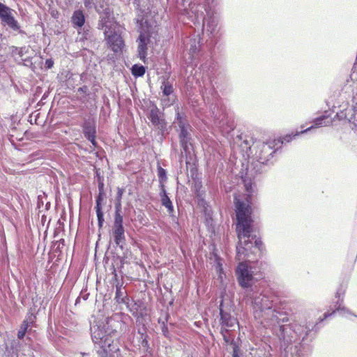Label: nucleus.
Wrapping results in <instances>:
<instances>
[{"instance_id": "obj_1", "label": "nucleus", "mask_w": 357, "mask_h": 357, "mask_svg": "<svg viewBox=\"0 0 357 357\" xmlns=\"http://www.w3.org/2000/svg\"><path fill=\"white\" fill-rule=\"evenodd\" d=\"M245 259L238 263L234 272L244 296L252 304L255 318L261 319L264 326L271 328L280 340L285 343L299 341L294 348L296 357L308 354L312 350L311 343L319 330L318 324L310 321L285 324L289 321V314L282 303H278L275 295L261 291V273L252 266V262L255 261Z\"/></svg>"}, {"instance_id": "obj_2", "label": "nucleus", "mask_w": 357, "mask_h": 357, "mask_svg": "<svg viewBox=\"0 0 357 357\" xmlns=\"http://www.w3.org/2000/svg\"><path fill=\"white\" fill-rule=\"evenodd\" d=\"M234 212L236 221L238 243L236 246V258L241 261H257L264 248L260 237L253 234L254 219L251 199L234 194Z\"/></svg>"}, {"instance_id": "obj_3", "label": "nucleus", "mask_w": 357, "mask_h": 357, "mask_svg": "<svg viewBox=\"0 0 357 357\" xmlns=\"http://www.w3.org/2000/svg\"><path fill=\"white\" fill-rule=\"evenodd\" d=\"M183 44V59L186 66L199 67L208 77L211 85L210 88H215L217 84L215 74L218 68V63L205 55L199 34L193 33L185 37Z\"/></svg>"}, {"instance_id": "obj_4", "label": "nucleus", "mask_w": 357, "mask_h": 357, "mask_svg": "<svg viewBox=\"0 0 357 357\" xmlns=\"http://www.w3.org/2000/svg\"><path fill=\"white\" fill-rule=\"evenodd\" d=\"M121 325L119 316L115 314L91 326V339L100 357H114L119 351L114 340L117 337V331Z\"/></svg>"}, {"instance_id": "obj_5", "label": "nucleus", "mask_w": 357, "mask_h": 357, "mask_svg": "<svg viewBox=\"0 0 357 357\" xmlns=\"http://www.w3.org/2000/svg\"><path fill=\"white\" fill-rule=\"evenodd\" d=\"M239 140L243 142L249 149L248 155H252V170L256 174H262L266 172L273 164L271 160L273 154L278 151V149H274V142H264L260 141H254L252 137L247 136L243 133L236 136Z\"/></svg>"}, {"instance_id": "obj_6", "label": "nucleus", "mask_w": 357, "mask_h": 357, "mask_svg": "<svg viewBox=\"0 0 357 357\" xmlns=\"http://www.w3.org/2000/svg\"><path fill=\"white\" fill-rule=\"evenodd\" d=\"M203 99L209 107L214 123L224 136H228L235 128L234 121L229 117L226 107L215 88L206 89Z\"/></svg>"}, {"instance_id": "obj_7", "label": "nucleus", "mask_w": 357, "mask_h": 357, "mask_svg": "<svg viewBox=\"0 0 357 357\" xmlns=\"http://www.w3.org/2000/svg\"><path fill=\"white\" fill-rule=\"evenodd\" d=\"M139 34L136 40L137 43V57L144 64L148 63V50L156 43L158 33L151 23L145 20L139 27Z\"/></svg>"}, {"instance_id": "obj_8", "label": "nucleus", "mask_w": 357, "mask_h": 357, "mask_svg": "<svg viewBox=\"0 0 357 357\" xmlns=\"http://www.w3.org/2000/svg\"><path fill=\"white\" fill-rule=\"evenodd\" d=\"M213 1V0H205L206 4L204 9L206 15L202 20L203 29L208 36L211 48L215 46L220 38L218 13L215 12L210 6Z\"/></svg>"}, {"instance_id": "obj_9", "label": "nucleus", "mask_w": 357, "mask_h": 357, "mask_svg": "<svg viewBox=\"0 0 357 357\" xmlns=\"http://www.w3.org/2000/svg\"><path fill=\"white\" fill-rule=\"evenodd\" d=\"M345 93H351L349 98H351V105L347 101L339 105V110L336 112L334 119L339 121L345 120L349 123L350 128L353 130H357V101L354 95V90L351 86H345Z\"/></svg>"}, {"instance_id": "obj_10", "label": "nucleus", "mask_w": 357, "mask_h": 357, "mask_svg": "<svg viewBox=\"0 0 357 357\" xmlns=\"http://www.w3.org/2000/svg\"><path fill=\"white\" fill-rule=\"evenodd\" d=\"M13 13H15L14 10L0 1L1 24L22 36H26V31L22 29Z\"/></svg>"}, {"instance_id": "obj_11", "label": "nucleus", "mask_w": 357, "mask_h": 357, "mask_svg": "<svg viewBox=\"0 0 357 357\" xmlns=\"http://www.w3.org/2000/svg\"><path fill=\"white\" fill-rule=\"evenodd\" d=\"M346 289L347 287L343 285L342 284L339 286L335 293V298H337V301L335 303V309L333 310L331 312L327 311L324 312L323 317H319L316 323L312 322L313 324H318V327L320 329V324L323 322L324 320L327 319L328 317L334 315L336 312H339L343 317L345 316V314H347L357 317V314L352 312L349 308L342 305L344 302V296L346 292Z\"/></svg>"}, {"instance_id": "obj_12", "label": "nucleus", "mask_w": 357, "mask_h": 357, "mask_svg": "<svg viewBox=\"0 0 357 357\" xmlns=\"http://www.w3.org/2000/svg\"><path fill=\"white\" fill-rule=\"evenodd\" d=\"M226 291L224 289L220 292V301L218 306L219 324L221 328H232L238 324L237 319L231 314V308L228 304L225 303Z\"/></svg>"}, {"instance_id": "obj_13", "label": "nucleus", "mask_w": 357, "mask_h": 357, "mask_svg": "<svg viewBox=\"0 0 357 357\" xmlns=\"http://www.w3.org/2000/svg\"><path fill=\"white\" fill-rule=\"evenodd\" d=\"M190 174L192 179L191 190L195 195L197 204L204 207L207 204L205 199L206 191L203 189L202 178L196 166L190 167Z\"/></svg>"}, {"instance_id": "obj_14", "label": "nucleus", "mask_w": 357, "mask_h": 357, "mask_svg": "<svg viewBox=\"0 0 357 357\" xmlns=\"http://www.w3.org/2000/svg\"><path fill=\"white\" fill-rule=\"evenodd\" d=\"M112 236L115 244L121 250L126 244L123 211H114Z\"/></svg>"}, {"instance_id": "obj_15", "label": "nucleus", "mask_w": 357, "mask_h": 357, "mask_svg": "<svg viewBox=\"0 0 357 357\" xmlns=\"http://www.w3.org/2000/svg\"><path fill=\"white\" fill-rule=\"evenodd\" d=\"M147 118L152 125L157 128L158 135H160V139L162 140L165 135L168 134L167 122L164 117V113L156 105H154L147 114Z\"/></svg>"}, {"instance_id": "obj_16", "label": "nucleus", "mask_w": 357, "mask_h": 357, "mask_svg": "<svg viewBox=\"0 0 357 357\" xmlns=\"http://www.w3.org/2000/svg\"><path fill=\"white\" fill-rule=\"evenodd\" d=\"M103 33L108 48L114 53H121L125 47V41L121 34L114 30L109 33L105 31Z\"/></svg>"}, {"instance_id": "obj_17", "label": "nucleus", "mask_w": 357, "mask_h": 357, "mask_svg": "<svg viewBox=\"0 0 357 357\" xmlns=\"http://www.w3.org/2000/svg\"><path fill=\"white\" fill-rule=\"evenodd\" d=\"M106 192L105 191H98L95 197V207L98 229H102L105 223V213L103 211V206L105 203Z\"/></svg>"}, {"instance_id": "obj_18", "label": "nucleus", "mask_w": 357, "mask_h": 357, "mask_svg": "<svg viewBox=\"0 0 357 357\" xmlns=\"http://www.w3.org/2000/svg\"><path fill=\"white\" fill-rule=\"evenodd\" d=\"M114 278L116 282L114 300L116 301V303L119 304H124L126 305L128 308H130V302L135 303V301L133 299L130 298V296L128 295L126 290L123 289V282H120L117 279L116 273L114 274Z\"/></svg>"}, {"instance_id": "obj_19", "label": "nucleus", "mask_w": 357, "mask_h": 357, "mask_svg": "<svg viewBox=\"0 0 357 357\" xmlns=\"http://www.w3.org/2000/svg\"><path fill=\"white\" fill-rule=\"evenodd\" d=\"M81 128L82 134L86 139L97 137V123L95 118L84 119Z\"/></svg>"}, {"instance_id": "obj_20", "label": "nucleus", "mask_w": 357, "mask_h": 357, "mask_svg": "<svg viewBox=\"0 0 357 357\" xmlns=\"http://www.w3.org/2000/svg\"><path fill=\"white\" fill-rule=\"evenodd\" d=\"M137 334L139 335L138 342L139 345L142 347L144 351L146 354H151L152 349L149 344L150 337L147 333V327L146 324L142 323V327L138 328Z\"/></svg>"}, {"instance_id": "obj_21", "label": "nucleus", "mask_w": 357, "mask_h": 357, "mask_svg": "<svg viewBox=\"0 0 357 357\" xmlns=\"http://www.w3.org/2000/svg\"><path fill=\"white\" fill-rule=\"evenodd\" d=\"M86 20V15L84 10L77 9L73 11L70 18V22L73 28L77 30L83 28V26L85 25Z\"/></svg>"}, {"instance_id": "obj_22", "label": "nucleus", "mask_w": 357, "mask_h": 357, "mask_svg": "<svg viewBox=\"0 0 357 357\" xmlns=\"http://www.w3.org/2000/svg\"><path fill=\"white\" fill-rule=\"evenodd\" d=\"M160 189L159 196L162 206L165 207L169 215L174 218V207L169 195L166 190V188H161Z\"/></svg>"}, {"instance_id": "obj_23", "label": "nucleus", "mask_w": 357, "mask_h": 357, "mask_svg": "<svg viewBox=\"0 0 357 357\" xmlns=\"http://www.w3.org/2000/svg\"><path fill=\"white\" fill-rule=\"evenodd\" d=\"M160 89L162 93V96L166 98L162 99V102L166 106H170L174 103V100L170 102L169 96L174 93L173 84L167 80H164L162 82Z\"/></svg>"}, {"instance_id": "obj_24", "label": "nucleus", "mask_w": 357, "mask_h": 357, "mask_svg": "<svg viewBox=\"0 0 357 357\" xmlns=\"http://www.w3.org/2000/svg\"><path fill=\"white\" fill-rule=\"evenodd\" d=\"M192 128L179 130V143L181 147L184 151H187L189 149V144H190V141L192 140V136L190 134V131H192Z\"/></svg>"}, {"instance_id": "obj_25", "label": "nucleus", "mask_w": 357, "mask_h": 357, "mask_svg": "<svg viewBox=\"0 0 357 357\" xmlns=\"http://www.w3.org/2000/svg\"><path fill=\"white\" fill-rule=\"evenodd\" d=\"M332 124V120H328V116L326 114L321 115L315 118L312 121V125L309 128L302 130L301 132H305L310 131L312 129L320 128L322 126H328Z\"/></svg>"}, {"instance_id": "obj_26", "label": "nucleus", "mask_w": 357, "mask_h": 357, "mask_svg": "<svg viewBox=\"0 0 357 357\" xmlns=\"http://www.w3.org/2000/svg\"><path fill=\"white\" fill-rule=\"evenodd\" d=\"M242 181L244 184L245 190L247 193L245 199H250L252 200V197L255 192V188L256 187L254 181L249 177L248 172L245 175L241 176Z\"/></svg>"}, {"instance_id": "obj_27", "label": "nucleus", "mask_w": 357, "mask_h": 357, "mask_svg": "<svg viewBox=\"0 0 357 357\" xmlns=\"http://www.w3.org/2000/svg\"><path fill=\"white\" fill-rule=\"evenodd\" d=\"M175 122L177 124L179 130L187 128H192L189 123L187 115L184 112H181L178 108L176 110Z\"/></svg>"}, {"instance_id": "obj_28", "label": "nucleus", "mask_w": 357, "mask_h": 357, "mask_svg": "<svg viewBox=\"0 0 357 357\" xmlns=\"http://www.w3.org/2000/svg\"><path fill=\"white\" fill-rule=\"evenodd\" d=\"M147 67L141 63H135L130 68V72L132 75L135 77H142L146 71Z\"/></svg>"}, {"instance_id": "obj_29", "label": "nucleus", "mask_w": 357, "mask_h": 357, "mask_svg": "<svg viewBox=\"0 0 357 357\" xmlns=\"http://www.w3.org/2000/svg\"><path fill=\"white\" fill-rule=\"evenodd\" d=\"M157 175L159 182V188H165V182L167 180V172L162 168L159 164L157 166Z\"/></svg>"}, {"instance_id": "obj_30", "label": "nucleus", "mask_w": 357, "mask_h": 357, "mask_svg": "<svg viewBox=\"0 0 357 357\" xmlns=\"http://www.w3.org/2000/svg\"><path fill=\"white\" fill-rule=\"evenodd\" d=\"M14 59L18 66L27 67L30 68L32 71L35 72L36 67L35 66V63L33 62L32 56H27L24 59L22 58L20 59L15 58Z\"/></svg>"}, {"instance_id": "obj_31", "label": "nucleus", "mask_w": 357, "mask_h": 357, "mask_svg": "<svg viewBox=\"0 0 357 357\" xmlns=\"http://www.w3.org/2000/svg\"><path fill=\"white\" fill-rule=\"evenodd\" d=\"M132 308L135 310V311H132V309H130V312H131L132 314L136 318L137 322L140 323L139 319H144L147 316V314L142 310L139 311V305L136 302L134 303Z\"/></svg>"}, {"instance_id": "obj_32", "label": "nucleus", "mask_w": 357, "mask_h": 357, "mask_svg": "<svg viewBox=\"0 0 357 357\" xmlns=\"http://www.w3.org/2000/svg\"><path fill=\"white\" fill-rule=\"evenodd\" d=\"M110 23H111L110 20H107L105 18L99 17L97 28L99 30H103L104 32L107 31V33H109L113 31L112 29Z\"/></svg>"}, {"instance_id": "obj_33", "label": "nucleus", "mask_w": 357, "mask_h": 357, "mask_svg": "<svg viewBox=\"0 0 357 357\" xmlns=\"http://www.w3.org/2000/svg\"><path fill=\"white\" fill-rule=\"evenodd\" d=\"M213 255L215 259V268L217 274H225L223 268V265L222 263V258L215 252H213Z\"/></svg>"}, {"instance_id": "obj_34", "label": "nucleus", "mask_w": 357, "mask_h": 357, "mask_svg": "<svg viewBox=\"0 0 357 357\" xmlns=\"http://www.w3.org/2000/svg\"><path fill=\"white\" fill-rule=\"evenodd\" d=\"M79 34L82 35V37L80 38L81 40H89L91 39V27L89 25H84L83 28L79 29V30H77Z\"/></svg>"}, {"instance_id": "obj_35", "label": "nucleus", "mask_w": 357, "mask_h": 357, "mask_svg": "<svg viewBox=\"0 0 357 357\" xmlns=\"http://www.w3.org/2000/svg\"><path fill=\"white\" fill-rule=\"evenodd\" d=\"M303 133L304 132H301V131H296V132H291V133L287 134L281 138V140L280 141V142L282 144L289 143L292 140L296 139V137H298L300 135L303 134Z\"/></svg>"}, {"instance_id": "obj_36", "label": "nucleus", "mask_w": 357, "mask_h": 357, "mask_svg": "<svg viewBox=\"0 0 357 357\" xmlns=\"http://www.w3.org/2000/svg\"><path fill=\"white\" fill-rule=\"evenodd\" d=\"M229 330L227 328H221L220 333L222 335L223 340L225 343L230 344L233 347V344H238L235 340L233 336L229 335L227 333H229Z\"/></svg>"}, {"instance_id": "obj_37", "label": "nucleus", "mask_w": 357, "mask_h": 357, "mask_svg": "<svg viewBox=\"0 0 357 357\" xmlns=\"http://www.w3.org/2000/svg\"><path fill=\"white\" fill-rule=\"evenodd\" d=\"M113 14V10L109 6H107L105 9H103L101 13H98L99 17L105 18L107 20H110L112 19V15Z\"/></svg>"}, {"instance_id": "obj_38", "label": "nucleus", "mask_w": 357, "mask_h": 357, "mask_svg": "<svg viewBox=\"0 0 357 357\" xmlns=\"http://www.w3.org/2000/svg\"><path fill=\"white\" fill-rule=\"evenodd\" d=\"M30 326L26 322H22L20 325V328L17 331V338L20 340H22L26 333L28 331V329Z\"/></svg>"}, {"instance_id": "obj_39", "label": "nucleus", "mask_w": 357, "mask_h": 357, "mask_svg": "<svg viewBox=\"0 0 357 357\" xmlns=\"http://www.w3.org/2000/svg\"><path fill=\"white\" fill-rule=\"evenodd\" d=\"M169 317V314L166 315L165 319L164 321H162V326H161V331H162V335L167 338L170 337V333L169 331V328H168V326L167 324Z\"/></svg>"}, {"instance_id": "obj_40", "label": "nucleus", "mask_w": 357, "mask_h": 357, "mask_svg": "<svg viewBox=\"0 0 357 357\" xmlns=\"http://www.w3.org/2000/svg\"><path fill=\"white\" fill-rule=\"evenodd\" d=\"M36 319V315L31 311H29V312L26 314L25 319L22 322H26L29 326H33Z\"/></svg>"}, {"instance_id": "obj_41", "label": "nucleus", "mask_w": 357, "mask_h": 357, "mask_svg": "<svg viewBox=\"0 0 357 357\" xmlns=\"http://www.w3.org/2000/svg\"><path fill=\"white\" fill-rule=\"evenodd\" d=\"M243 353L238 344H233L231 357H243Z\"/></svg>"}, {"instance_id": "obj_42", "label": "nucleus", "mask_w": 357, "mask_h": 357, "mask_svg": "<svg viewBox=\"0 0 357 357\" xmlns=\"http://www.w3.org/2000/svg\"><path fill=\"white\" fill-rule=\"evenodd\" d=\"M107 6H109L108 4L105 3V1H98L95 3L94 7H93V9L96 10V12L98 14L101 13V11L103 9H105V7Z\"/></svg>"}, {"instance_id": "obj_43", "label": "nucleus", "mask_w": 357, "mask_h": 357, "mask_svg": "<svg viewBox=\"0 0 357 357\" xmlns=\"http://www.w3.org/2000/svg\"><path fill=\"white\" fill-rule=\"evenodd\" d=\"M17 50H19L18 56L20 59H22V57L29 53V46H22L19 47V49H17Z\"/></svg>"}, {"instance_id": "obj_44", "label": "nucleus", "mask_w": 357, "mask_h": 357, "mask_svg": "<svg viewBox=\"0 0 357 357\" xmlns=\"http://www.w3.org/2000/svg\"><path fill=\"white\" fill-rule=\"evenodd\" d=\"M84 7L87 10H91L93 9V7H94L95 3L98 1V0H82Z\"/></svg>"}, {"instance_id": "obj_45", "label": "nucleus", "mask_w": 357, "mask_h": 357, "mask_svg": "<svg viewBox=\"0 0 357 357\" xmlns=\"http://www.w3.org/2000/svg\"><path fill=\"white\" fill-rule=\"evenodd\" d=\"M54 61L52 58H48L45 61V70L52 69L54 66Z\"/></svg>"}, {"instance_id": "obj_46", "label": "nucleus", "mask_w": 357, "mask_h": 357, "mask_svg": "<svg viewBox=\"0 0 357 357\" xmlns=\"http://www.w3.org/2000/svg\"><path fill=\"white\" fill-rule=\"evenodd\" d=\"M124 192H125V188H124L118 187L117 188V192H116V197H115L114 199H116V200H121V201Z\"/></svg>"}, {"instance_id": "obj_47", "label": "nucleus", "mask_w": 357, "mask_h": 357, "mask_svg": "<svg viewBox=\"0 0 357 357\" xmlns=\"http://www.w3.org/2000/svg\"><path fill=\"white\" fill-rule=\"evenodd\" d=\"M94 177L96 179L97 182L100 181H104V176L101 174L100 169L96 168Z\"/></svg>"}, {"instance_id": "obj_48", "label": "nucleus", "mask_w": 357, "mask_h": 357, "mask_svg": "<svg viewBox=\"0 0 357 357\" xmlns=\"http://www.w3.org/2000/svg\"><path fill=\"white\" fill-rule=\"evenodd\" d=\"M77 92L84 93L86 97L89 96V88L86 85H83L82 86L79 87L77 89Z\"/></svg>"}, {"instance_id": "obj_49", "label": "nucleus", "mask_w": 357, "mask_h": 357, "mask_svg": "<svg viewBox=\"0 0 357 357\" xmlns=\"http://www.w3.org/2000/svg\"><path fill=\"white\" fill-rule=\"evenodd\" d=\"M114 211H122V201L114 199Z\"/></svg>"}, {"instance_id": "obj_50", "label": "nucleus", "mask_w": 357, "mask_h": 357, "mask_svg": "<svg viewBox=\"0 0 357 357\" xmlns=\"http://www.w3.org/2000/svg\"><path fill=\"white\" fill-rule=\"evenodd\" d=\"M89 293L87 292V289H82L79 296H81V298H82L84 301H86L89 298Z\"/></svg>"}, {"instance_id": "obj_51", "label": "nucleus", "mask_w": 357, "mask_h": 357, "mask_svg": "<svg viewBox=\"0 0 357 357\" xmlns=\"http://www.w3.org/2000/svg\"><path fill=\"white\" fill-rule=\"evenodd\" d=\"M44 205L43 197L41 195L37 196V208L40 209Z\"/></svg>"}, {"instance_id": "obj_52", "label": "nucleus", "mask_w": 357, "mask_h": 357, "mask_svg": "<svg viewBox=\"0 0 357 357\" xmlns=\"http://www.w3.org/2000/svg\"><path fill=\"white\" fill-rule=\"evenodd\" d=\"M9 48L10 50V54L13 57H15V55H18L19 50H17V49H19V47L13 45L10 46Z\"/></svg>"}, {"instance_id": "obj_53", "label": "nucleus", "mask_w": 357, "mask_h": 357, "mask_svg": "<svg viewBox=\"0 0 357 357\" xmlns=\"http://www.w3.org/2000/svg\"><path fill=\"white\" fill-rule=\"evenodd\" d=\"M97 137L89 138L87 140L91 142L93 147L97 148L98 146V142L96 140Z\"/></svg>"}, {"instance_id": "obj_54", "label": "nucleus", "mask_w": 357, "mask_h": 357, "mask_svg": "<svg viewBox=\"0 0 357 357\" xmlns=\"http://www.w3.org/2000/svg\"><path fill=\"white\" fill-rule=\"evenodd\" d=\"M98 191H105V183L104 181H100L98 182Z\"/></svg>"}, {"instance_id": "obj_55", "label": "nucleus", "mask_w": 357, "mask_h": 357, "mask_svg": "<svg viewBox=\"0 0 357 357\" xmlns=\"http://www.w3.org/2000/svg\"><path fill=\"white\" fill-rule=\"evenodd\" d=\"M217 275H218V279L222 283L223 282V277L225 276V274H217Z\"/></svg>"}, {"instance_id": "obj_56", "label": "nucleus", "mask_w": 357, "mask_h": 357, "mask_svg": "<svg viewBox=\"0 0 357 357\" xmlns=\"http://www.w3.org/2000/svg\"><path fill=\"white\" fill-rule=\"evenodd\" d=\"M80 301H81V296H78L75 300V305L77 306L80 303Z\"/></svg>"}, {"instance_id": "obj_57", "label": "nucleus", "mask_w": 357, "mask_h": 357, "mask_svg": "<svg viewBox=\"0 0 357 357\" xmlns=\"http://www.w3.org/2000/svg\"><path fill=\"white\" fill-rule=\"evenodd\" d=\"M95 154V155L99 159H101L102 158V155L100 154V153L99 151H96V152H94L93 153Z\"/></svg>"}, {"instance_id": "obj_58", "label": "nucleus", "mask_w": 357, "mask_h": 357, "mask_svg": "<svg viewBox=\"0 0 357 357\" xmlns=\"http://www.w3.org/2000/svg\"><path fill=\"white\" fill-rule=\"evenodd\" d=\"M51 203L50 202H47L45 204V210L48 211L50 208Z\"/></svg>"}, {"instance_id": "obj_59", "label": "nucleus", "mask_w": 357, "mask_h": 357, "mask_svg": "<svg viewBox=\"0 0 357 357\" xmlns=\"http://www.w3.org/2000/svg\"><path fill=\"white\" fill-rule=\"evenodd\" d=\"M162 321H164V320H162L161 318H159L158 320V324H160L161 325H162Z\"/></svg>"}, {"instance_id": "obj_60", "label": "nucleus", "mask_w": 357, "mask_h": 357, "mask_svg": "<svg viewBox=\"0 0 357 357\" xmlns=\"http://www.w3.org/2000/svg\"><path fill=\"white\" fill-rule=\"evenodd\" d=\"M264 357H276V356H274L273 355L268 354V355L264 356Z\"/></svg>"}, {"instance_id": "obj_61", "label": "nucleus", "mask_w": 357, "mask_h": 357, "mask_svg": "<svg viewBox=\"0 0 357 357\" xmlns=\"http://www.w3.org/2000/svg\"><path fill=\"white\" fill-rule=\"evenodd\" d=\"M173 304H174V299H172V300L171 301H169V305L170 306L173 305Z\"/></svg>"}, {"instance_id": "obj_62", "label": "nucleus", "mask_w": 357, "mask_h": 357, "mask_svg": "<svg viewBox=\"0 0 357 357\" xmlns=\"http://www.w3.org/2000/svg\"><path fill=\"white\" fill-rule=\"evenodd\" d=\"M137 218H138V219L140 220V222H141V223H142V224H144V223L142 222V221L141 220V219H140V218H142L141 215H137Z\"/></svg>"}, {"instance_id": "obj_63", "label": "nucleus", "mask_w": 357, "mask_h": 357, "mask_svg": "<svg viewBox=\"0 0 357 357\" xmlns=\"http://www.w3.org/2000/svg\"><path fill=\"white\" fill-rule=\"evenodd\" d=\"M82 354L83 356H88V354H86V353H82Z\"/></svg>"}, {"instance_id": "obj_64", "label": "nucleus", "mask_w": 357, "mask_h": 357, "mask_svg": "<svg viewBox=\"0 0 357 357\" xmlns=\"http://www.w3.org/2000/svg\"><path fill=\"white\" fill-rule=\"evenodd\" d=\"M123 261H124V259L123 258H121V262L122 264H123Z\"/></svg>"}]
</instances>
